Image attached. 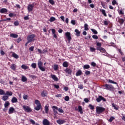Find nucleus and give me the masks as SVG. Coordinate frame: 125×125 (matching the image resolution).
<instances>
[{"mask_svg":"<svg viewBox=\"0 0 125 125\" xmlns=\"http://www.w3.org/2000/svg\"><path fill=\"white\" fill-rule=\"evenodd\" d=\"M41 95L42 97H46L47 96V91L46 90H43L41 92Z\"/></svg>","mask_w":125,"mask_h":125,"instance_id":"12","label":"nucleus"},{"mask_svg":"<svg viewBox=\"0 0 125 125\" xmlns=\"http://www.w3.org/2000/svg\"><path fill=\"white\" fill-rule=\"evenodd\" d=\"M7 12V9L5 8H2L0 10V13L5 14Z\"/></svg>","mask_w":125,"mask_h":125,"instance_id":"18","label":"nucleus"},{"mask_svg":"<svg viewBox=\"0 0 125 125\" xmlns=\"http://www.w3.org/2000/svg\"><path fill=\"white\" fill-rule=\"evenodd\" d=\"M89 108H90V110H94V106L92 105V104H89Z\"/></svg>","mask_w":125,"mask_h":125,"instance_id":"48","label":"nucleus"},{"mask_svg":"<svg viewBox=\"0 0 125 125\" xmlns=\"http://www.w3.org/2000/svg\"><path fill=\"white\" fill-rule=\"evenodd\" d=\"M58 111L59 113H64V110L62 108H58Z\"/></svg>","mask_w":125,"mask_h":125,"instance_id":"56","label":"nucleus"},{"mask_svg":"<svg viewBox=\"0 0 125 125\" xmlns=\"http://www.w3.org/2000/svg\"><path fill=\"white\" fill-rule=\"evenodd\" d=\"M118 22L120 23V24L122 25H123V24H124L125 20H124L123 19H119L118 20Z\"/></svg>","mask_w":125,"mask_h":125,"instance_id":"27","label":"nucleus"},{"mask_svg":"<svg viewBox=\"0 0 125 125\" xmlns=\"http://www.w3.org/2000/svg\"><path fill=\"white\" fill-rule=\"evenodd\" d=\"M105 110H106V108H105L103 107L97 106L96 111L97 114L99 115L100 114H103V113H104V112H105Z\"/></svg>","mask_w":125,"mask_h":125,"instance_id":"3","label":"nucleus"},{"mask_svg":"<svg viewBox=\"0 0 125 125\" xmlns=\"http://www.w3.org/2000/svg\"><path fill=\"white\" fill-rule=\"evenodd\" d=\"M57 123L59 125H63V124H65V123H66V121L60 119L57 121Z\"/></svg>","mask_w":125,"mask_h":125,"instance_id":"17","label":"nucleus"},{"mask_svg":"<svg viewBox=\"0 0 125 125\" xmlns=\"http://www.w3.org/2000/svg\"><path fill=\"white\" fill-rule=\"evenodd\" d=\"M54 71H57V70H58V65L57 64L54 65Z\"/></svg>","mask_w":125,"mask_h":125,"instance_id":"43","label":"nucleus"},{"mask_svg":"<svg viewBox=\"0 0 125 125\" xmlns=\"http://www.w3.org/2000/svg\"><path fill=\"white\" fill-rule=\"evenodd\" d=\"M21 68H22V69H23L24 70H27V69H29V66H28L25 64H22L21 66Z\"/></svg>","mask_w":125,"mask_h":125,"instance_id":"28","label":"nucleus"},{"mask_svg":"<svg viewBox=\"0 0 125 125\" xmlns=\"http://www.w3.org/2000/svg\"><path fill=\"white\" fill-rule=\"evenodd\" d=\"M27 80L28 79H27V78H26V77H25V76L21 77V81L23 83H25V82H27Z\"/></svg>","mask_w":125,"mask_h":125,"instance_id":"33","label":"nucleus"},{"mask_svg":"<svg viewBox=\"0 0 125 125\" xmlns=\"http://www.w3.org/2000/svg\"><path fill=\"white\" fill-rule=\"evenodd\" d=\"M44 110H45L46 114H47V113H48V111H49V108H48V106H47V105L45 106Z\"/></svg>","mask_w":125,"mask_h":125,"instance_id":"31","label":"nucleus"},{"mask_svg":"<svg viewBox=\"0 0 125 125\" xmlns=\"http://www.w3.org/2000/svg\"><path fill=\"white\" fill-rule=\"evenodd\" d=\"M75 32L76 33L75 35L77 37H80V35H81V32L79 31L78 29H75Z\"/></svg>","mask_w":125,"mask_h":125,"instance_id":"26","label":"nucleus"},{"mask_svg":"<svg viewBox=\"0 0 125 125\" xmlns=\"http://www.w3.org/2000/svg\"><path fill=\"white\" fill-rule=\"evenodd\" d=\"M49 2L50 4H52V5H54V4H55V2H54L53 0H49Z\"/></svg>","mask_w":125,"mask_h":125,"instance_id":"47","label":"nucleus"},{"mask_svg":"<svg viewBox=\"0 0 125 125\" xmlns=\"http://www.w3.org/2000/svg\"><path fill=\"white\" fill-rule=\"evenodd\" d=\"M109 23H110L109 21H104V24L105 26H108V25H109Z\"/></svg>","mask_w":125,"mask_h":125,"instance_id":"39","label":"nucleus"},{"mask_svg":"<svg viewBox=\"0 0 125 125\" xmlns=\"http://www.w3.org/2000/svg\"><path fill=\"white\" fill-rule=\"evenodd\" d=\"M23 109L27 112V113H30V112H32V109L27 105H23L22 106Z\"/></svg>","mask_w":125,"mask_h":125,"instance_id":"9","label":"nucleus"},{"mask_svg":"<svg viewBox=\"0 0 125 125\" xmlns=\"http://www.w3.org/2000/svg\"><path fill=\"white\" fill-rule=\"evenodd\" d=\"M42 65H43V63L42 61H39L38 63V68L42 72H44L45 71V67H42Z\"/></svg>","mask_w":125,"mask_h":125,"instance_id":"6","label":"nucleus"},{"mask_svg":"<svg viewBox=\"0 0 125 125\" xmlns=\"http://www.w3.org/2000/svg\"><path fill=\"white\" fill-rule=\"evenodd\" d=\"M114 119L115 117L111 116L108 120V122H110V123H112V122H113V121H114Z\"/></svg>","mask_w":125,"mask_h":125,"instance_id":"42","label":"nucleus"},{"mask_svg":"<svg viewBox=\"0 0 125 125\" xmlns=\"http://www.w3.org/2000/svg\"><path fill=\"white\" fill-rule=\"evenodd\" d=\"M82 74H83V71L80 70L76 72V77H79V76H81V75Z\"/></svg>","mask_w":125,"mask_h":125,"instance_id":"23","label":"nucleus"},{"mask_svg":"<svg viewBox=\"0 0 125 125\" xmlns=\"http://www.w3.org/2000/svg\"><path fill=\"white\" fill-rule=\"evenodd\" d=\"M5 92L1 89H0V95H5Z\"/></svg>","mask_w":125,"mask_h":125,"instance_id":"37","label":"nucleus"},{"mask_svg":"<svg viewBox=\"0 0 125 125\" xmlns=\"http://www.w3.org/2000/svg\"><path fill=\"white\" fill-rule=\"evenodd\" d=\"M65 36L67 38L68 42H71V40H72V37H71V33L67 32L65 33Z\"/></svg>","mask_w":125,"mask_h":125,"instance_id":"8","label":"nucleus"},{"mask_svg":"<svg viewBox=\"0 0 125 125\" xmlns=\"http://www.w3.org/2000/svg\"><path fill=\"white\" fill-rule=\"evenodd\" d=\"M91 66H92V67H96V63H95L94 62H92L91 63Z\"/></svg>","mask_w":125,"mask_h":125,"instance_id":"52","label":"nucleus"},{"mask_svg":"<svg viewBox=\"0 0 125 125\" xmlns=\"http://www.w3.org/2000/svg\"><path fill=\"white\" fill-rule=\"evenodd\" d=\"M51 31H52V33L53 35L55 34V33H56V30H55V29H53V28L52 29Z\"/></svg>","mask_w":125,"mask_h":125,"instance_id":"64","label":"nucleus"},{"mask_svg":"<svg viewBox=\"0 0 125 125\" xmlns=\"http://www.w3.org/2000/svg\"><path fill=\"white\" fill-rule=\"evenodd\" d=\"M78 88H79L80 89H83V85L82 84L79 85Z\"/></svg>","mask_w":125,"mask_h":125,"instance_id":"54","label":"nucleus"},{"mask_svg":"<svg viewBox=\"0 0 125 125\" xmlns=\"http://www.w3.org/2000/svg\"><path fill=\"white\" fill-rule=\"evenodd\" d=\"M71 24H72V25H76V21L75 20H72L71 21Z\"/></svg>","mask_w":125,"mask_h":125,"instance_id":"62","label":"nucleus"},{"mask_svg":"<svg viewBox=\"0 0 125 125\" xmlns=\"http://www.w3.org/2000/svg\"><path fill=\"white\" fill-rule=\"evenodd\" d=\"M84 101L85 102V103H88L89 102V100H88L87 98L84 99Z\"/></svg>","mask_w":125,"mask_h":125,"instance_id":"63","label":"nucleus"},{"mask_svg":"<svg viewBox=\"0 0 125 125\" xmlns=\"http://www.w3.org/2000/svg\"><path fill=\"white\" fill-rule=\"evenodd\" d=\"M78 112H80L81 115L83 114V107L81 105L78 106Z\"/></svg>","mask_w":125,"mask_h":125,"instance_id":"22","label":"nucleus"},{"mask_svg":"<svg viewBox=\"0 0 125 125\" xmlns=\"http://www.w3.org/2000/svg\"><path fill=\"white\" fill-rule=\"evenodd\" d=\"M34 47L33 46H31L29 48V50H30V51L33 52V51H34Z\"/></svg>","mask_w":125,"mask_h":125,"instance_id":"59","label":"nucleus"},{"mask_svg":"<svg viewBox=\"0 0 125 125\" xmlns=\"http://www.w3.org/2000/svg\"><path fill=\"white\" fill-rule=\"evenodd\" d=\"M51 78L55 81V82H58V78L55 75L51 74Z\"/></svg>","mask_w":125,"mask_h":125,"instance_id":"15","label":"nucleus"},{"mask_svg":"<svg viewBox=\"0 0 125 125\" xmlns=\"http://www.w3.org/2000/svg\"><path fill=\"white\" fill-rule=\"evenodd\" d=\"M108 83H113L118 85V83H117V82L113 81V80L110 79L108 80Z\"/></svg>","mask_w":125,"mask_h":125,"instance_id":"34","label":"nucleus"},{"mask_svg":"<svg viewBox=\"0 0 125 125\" xmlns=\"http://www.w3.org/2000/svg\"><path fill=\"white\" fill-rule=\"evenodd\" d=\"M92 38L94 40H98V36L97 35H94L92 36Z\"/></svg>","mask_w":125,"mask_h":125,"instance_id":"55","label":"nucleus"},{"mask_svg":"<svg viewBox=\"0 0 125 125\" xmlns=\"http://www.w3.org/2000/svg\"><path fill=\"white\" fill-rule=\"evenodd\" d=\"M64 100L65 101H69V100H70V97L68 96H66L65 97H64Z\"/></svg>","mask_w":125,"mask_h":125,"instance_id":"51","label":"nucleus"},{"mask_svg":"<svg viewBox=\"0 0 125 125\" xmlns=\"http://www.w3.org/2000/svg\"><path fill=\"white\" fill-rule=\"evenodd\" d=\"M17 66L16 65V64H12L10 67L11 69H12V70H13V71H15V70H16V68H17Z\"/></svg>","mask_w":125,"mask_h":125,"instance_id":"25","label":"nucleus"},{"mask_svg":"<svg viewBox=\"0 0 125 125\" xmlns=\"http://www.w3.org/2000/svg\"><path fill=\"white\" fill-rule=\"evenodd\" d=\"M64 72H65L66 74H68V75H71V74H72V70L70 68H66L64 70Z\"/></svg>","mask_w":125,"mask_h":125,"instance_id":"16","label":"nucleus"},{"mask_svg":"<svg viewBox=\"0 0 125 125\" xmlns=\"http://www.w3.org/2000/svg\"><path fill=\"white\" fill-rule=\"evenodd\" d=\"M97 48L96 50H99V51H100V52H102V53H106V51L104 48L102 47V44L101 42H97L96 44Z\"/></svg>","mask_w":125,"mask_h":125,"instance_id":"1","label":"nucleus"},{"mask_svg":"<svg viewBox=\"0 0 125 125\" xmlns=\"http://www.w3.org/2000/svg\"><path fill=\"white\" fill-rule=\"evenodd\" d=\"M101 12H102V14H103V15H104L105 16V17H106V16H107V14H106V11H105V10L102 9L101 11Z\"/></svg>","mask_w":125,"mask_h":125,"instance_id":"38","label":"nucleus"},{"mask_svg":"<svg viewBox=\"0 0 125 125\" xmlns=\"http://www.w3.org/2000/svg\"><path fill=\"white\" fill-rule=\"evenodd\" d=\"M15 111V109H14L13 107H10L9 109L8 114H9V115L13 114Z\"/></svg>","mask_w":125,"mask_h":125,"instance_id":"13","label":"nucleus"},{"mask_svg":"<svg viewBox=\"0 0 125 125\" xmlns=\"http://www.w3.org/2000/svg\"><path fill=\"white\" fill-rule=\"evenodd\" d=\"M90 68V65L89 64H84L83 66V68L84 70H87Z\"/></svg>","mask_w":125,"mask_h":125,"instance_id":"24","label":"nucleus"},{"mask_svg":"<svg viewBox=\"0 0 125 125\" xmlns=\"http://www.w3.org/2000/svg\"><path fill=\"white\" fill-rule=\"evenodd\" d=\"M54 114L55 115H56L57 114H58V107L56 106H53L52 107Z\"/></svg>","mask_w":125,"mask_h":125,"instance_id":"11","label":"nucleus"},{"mask_svg":"<svg viewBox=\"0 0 125 125\" xmlns=\"http://www.w3.org/2000/svg\"><path fill=\"white\" fill-rule=\"evenodd\" d=\"M91 31H92V32H93L95 34V35H97L98 34L97 31H96V30L94 29H91Z\"/></svg>","mask_w":125,"mask_h":125,"instance_id":"45","label":"nucleus"},{"mask_svg":"<svg viewBox=\"0 0 125 125\" xmlns=\"http://www.w3.org/2000/svg\"><path fill=\"white\" fill-rule=\"evenodd\" d=\"M62 66L64 68H68L69 67V62H64L62 63Z\"/></svg>","mask_w":125,"mask_h":125,"instance_id":"20","label":"nucleus"},{"mask_svg":"<svg viewBox=\"0 0 125 125\" xmlns=\"http://www.w3.org/2000/svg\"><path fill=\"white\" fill-rule=\"evenodd\" d=\"M84 29L85 31H88V24H87V23L84 24Z\"/></svg>","mask_w":125,"mask_h":125,"instance_id":"35","label":"nucleus"},{"mask_svg":"<svg viewBox=\"0 0 125 125\" xmlns=\"http://www.w3.org/2000/svg\"><path fill=\"white\" fill-rule=\"evenodd\" d=\"M12 92L11 91H6L5 95H9V96H12Z\"/></svg>","mask_w":125,"mask_h":125,"instance_id":"32","label":"nucleus"},{"mask_svg":"<svg viewBox=\"0 0 125 125\" xmlns=\"http://www.w3.org/2000/svg\"><path fill=\"white\" fill-rule=\"evenodd\" d=\"M36 37V35L32 34L31 35H29L27 36L26 40L29 42H35L36 39H35Z\"/></svg>","mask_w":125,"mask_h":125,"instance_id":"4","label":"nucleus"},{"mask_svg":"<svg viewBox=\"0 0 125 125\" xmlns=\"http://www.w3.org/2000/svg\"><path fill=\"white\" fill-rule=\"evenodd\" d=\"M35 7V5L34 4H29L27 6V10L28 12H31V11H33V9Z\"/></svg>","mask_w":125,"mask_h":125,"instance_id":"10","label":"nucleus"},{"mask_svg":"<svg viewBox=\"0 0 125 125\" xmlns=\"http://www.w3.org/2000/svg\"><path fill=\"white\" fill-rule=\"evenodd\" d=\"M112 5H115V4H118V2H117V1L116 0H113L112 2Z\"/></svg>","mask_w":125,"mask_h":125,"instance_id":"57","label":"nucleus"},{"mask_svg":"<svg viewBox=\"0 0 125 125\" xmlns=\"http://www.w3.org/2000/svg\"><path fill=\"white\" fill-rule=\"evenodd\" d=\"M35 102V104L37 105L36 107L34 108L35 110L36 111H40L42 108V104H41V102H40V101L38 100H36Z\"/></svg>","mask_w":125,"mask_h":125,"instance_id":"5","label":"nucleus"},{"mask_svg":"<svg viewBox=\"0 0 125 125\" xmlns=\"http://www.w3.org/2000/svg\"><path fill=\"white\" fill-rule=\"evenodd\" d=\"M29 122L30 123H31L32 125H35V124H36V122H35V121H34V120H32V119H30Z\"/></svg>","mask_w":125,"mask_h":125,"instance_id":"58","label":"nucleus"},{"mask_svg":"<svg viewBox=\"0 0 125 125\" xmlns=\"http://www.w3.org/2000/svg\"><path fill=\"white\" fill-rule=\"evenodd\" d=\"M8 98V96H3L2 99L3 101H6Z\"/></svg>","mask_w":125,"mask_h":125,"instance_id":"36","label":"nucleus"},{"mask_svg":"<svg viewBox=\"0 0 125 125\" xmlns=\"http://www.w3.org/2000/svg\"><path fill=\"white\" fill-rule=\"evenodd\" d=\"M12 56L13 57H14V58H15L16 59H18V58H19V56L15 53H13L12 54Z\"/></svg>","mask_w":125,"mask_h":125,"instance_id":"29","label":"nucleus"},{"mask_svg":"<svg viewBox=\"0 0 125 125\" xmlns=\"http://www.w3.org/2000/svg\"><path fill=\"white\" fill-rule=\"evenodd\" d=\"M96 100L98 103L101 102V101H103L104 102H106V101H107L105 98L102 96H99Z\"/></svg>","mask_w":125,"mask_h":125,"instance_id":"7","label":"nucleus"},{"mask_svg":"<svg viewBox=\"0 0 125 125\" xmlns=\"http://www.w3.org/2000/svg\"><path fill=\"white\" fill-rule=\"evenodd\" d=\"M29 97V96L27 95H23V98L24 100H27V99H28V98Z\"/></svg>","mask_w":125,"mask_h":125,"instance_id":"49","label":"nucleus"},{"mask_svg":"<svg viewBox=\"0 0 125 125\" xmlns=\"http://www.w3.org/2000/svg\"><path fill=\"white\" fill-rule=\"evenodd\" d=\"M21 41H22V39L21 38V37H20L16 40V42L17 43H20Z\"/></svg>","mask_w":125,"mask_h":125,"instance_id":"44","label":"nucleus"},{"mask_svg":"<svg viewBox=\"0 0 125 125\" xmlns=\"http://www.w3.org/2000/svg\"><path fill=\"white\" fill-rule=\"evenodd\" d=\"M14 24L15 26H19V21H18L14 22Z\"/></svg>","mask_w":125,"mask_h":125,"instance_id":"50","label":"nucleus"},{"mask_svg":"<svg viewBox=\"0 0 125 125\" xmlns=\"http://www.w3.org/2000/svg\"><path fill=\"white\" fill-rule=\"evenodd\" d=\"M43 125H50V122L47 119H44L42 121Z\"/></svg>","mask_w":125,"mask_h":125,"instance_id":"14","label":"nucleus"},{"mask_svg":"<svg viewBox=\"0 0 125 125\" xmlns=\"http://www.w3.org/2000/svg\"><path fill=\"white\" fill-rule=\"evenodd\" d=\"M9 105H10V103H9V102L8 101H6L5 102L4 106L5 107V108H7V107H8V106H9Z\"/></svg>","mask_w":125,"mask_h":125,"instance_id":"30","label":"nucleus"},{"mask_svg":"<svg viewBox=\"0 0 125 125\" xmlns=\"http://www.w3.org/2000/svg\"><path fill=\"white\" fill-rule=\"evenodd\" d=\"M11 102L12 103H17L18 102V100L16 97H13L11 99Z\"/></svg>","mask_w":125,"mask_h":125,"instance_id":"21","label":"nucleus"},{"mask_svg":"<svg viewBox=\"0 0 125 125\" xmlns=\"http://www.w3.org/2000/svg\"><path fill=\"white\" fill-rule=\"evenodd\" d=\"M55 20H56V19L55 17H52L50 18L49 21L50 22H54Z\"/></svg>","mask_w":125,"mask_h":125,"instance_id":"41","label":"nucleus"},{"mask_svg":"<svg viewBox=\"0 0 125 125\" xmlns=\"http://www.w3.org/2000/svg\"><path fill=\"white\" fill-rule=\"evenodd\" d=\"M46 52H47V49H43L42 50V53H43V54H45V53H46Z\"/></svg>","mask_w":125,"mask_h":125,"instance_id":"61","label":"nucleus"},{"mask_svg":"<svg viewBox=\"0 0 125 125\" xmlns=\"http://www.w3.org/2000/svg\"><path fill=\"white\" fill-rule=\"evenodd\" d=\"M90 50L91 51V52H93L96 50V49H95L94 47H90Z\"/></svg>","mask_w":125,"mask_h":125,"instance_id":"53","label":"nucleus"},{"mask_svg":"<svg viewBox=\"0 0 125 125\" xmlns=\"http://www.w3.org/2000/svg\"><path fill=\"white\" fill-rule=\"evenodd\" d=\"M31 67H32V68H33V69H36V68H37V63H32L31 64Z\"/></svg>","mask_w":125,"mask_h":125,"instance_id":"40","label":"nucleus"},{"mask_svg":"<svg viewBox=\"0 0 125 125\" xmlns=\"http://www.w3.org/2000/svg\"><path fill=\"white\" fill-rule=\"evenodd\" d=\"M85 75H86V76H88V75H90V71L86 70L85 72Z\"/></svg>","mask_w":125,"mask_h":125,"instance_id":"60","label":"nucleus"},{"mask_svg":"<svg viewBox=\"0 0 125 125\" xmlns=\"http://www.w3.org/2000/svg\"><path fill=\"white\" fill-rule=\"evenodd\" d=\"M104 89H106V90H109L110 91H113L115 89V87L112 84H105L103 85Z\"/></svg>","mask_w":125,"mask_h":125,"instance_id":"2","label":"nucleus"},{"mask_svg":"<svg viewBox=\"0 0 125 125\" xmlns=\"http://www.w3.org/2000/svg\"><path fill=\"white\" fill-rule=\"evenodd\" d=\"M112 107H113V108H114V109H115V110H118L119 109V108H118V107H117L116 106V104H115L112 103Z\"/></svg>","mask_w":125,"mask_h":125,"instance_id":"46","label":"nucleus"},{"mask_svg":"<svg viewBox=\"0 0 125 125\" xmlns=\"http://www.w3.org/2000/svg\"><path fill=\"white\" fill-rule=\"evenodd\" d=\"M10 37L11 38H13L14 39H17V38H18V35L14 33H11L10 34Z\"/></svg>","mask_w":125,"mask_h":125,"instance_id":"19","label":"nucleus"}]
</instances>
